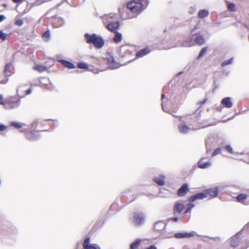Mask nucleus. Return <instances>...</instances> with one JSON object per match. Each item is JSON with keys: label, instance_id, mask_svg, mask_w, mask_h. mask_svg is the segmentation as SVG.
<instances>
[{"label": "nucleus", "instance_id": "nucleus-1", "mask_svg": "<svg viewBox=\"0 0 249 249\" xmlns=\"http://www.w3.org/2000/svg\"><path fill=\"white\" fill-rule=\"evenodd\" d=\"M149 4L148 0H131L127 6L128 9L136 17L145 9Z\"/></svg>", "mask_w": 249, "mask_h": 249}, {"label": "nucleus", "instance_id": "nucleus-2", "mask_svg": "<svg viewBox=\"0 0 249 249\" xmlns=\"http://www.w3.org/2000/svg\"><path fill=\"white\" fill-rule=\"evenodd\" d=\"M108 65V67L111 69H115L119 68L120 66V65L117 63L113 56H109L107 59L102 58L101 59H94V63L98 64L99 65H101L102 64H105L107 63Z\"/></svg>", "mask_w": 249, "mask_h": 249}, {"label": "nucleus", "instance_id": "nucleus-3", "mask_svg": "<svg viewBox=\"0 0 249 249\" xmlns=\"http://www.w3.org/2000/svg\"><path fill=\"white\" fill-rule=\"evenodd\" d=\"M215 124H208L206 125H202L201 126L195 127L192 124L187 125L184 122H182L178 125L179 131L183 134H186L192 130H196L200 128L205 127L208 126L214 125Z\"/></svg>", "mask_w": 249, "mask_h": 249}, {"label": "nucleus", "instance_id": "nucleus-4", "mask_svg": "<svg viewBox=\"0 0 249 249\" xmlns=\"http://www.w3.org/2000/svg\"><path fill=\"white\" fill-rule=\"evenodd\" d=\"M132 220L135 225H141L144 222V216L141 212H135L133 214Z\"/></svg>", "mask_w": 249, "mask_h": 249}, {"label": "nucleus", "instance_id": "nucleus-5", "mask_svg": "<svg viewBox=\"0 0 249 249\" xmlns=\"http://www.w3.org/2000/svg\"><path fill=\"white\" fill-rule=\"evenodd\" d=\"M20 100H14L13 99H8L5 101L4 108L6 109H14L18 108L20 105Z\"/></svg>", "mask_w": 249, "mask_h": 249}, {"label": "nucleus", "instance_id": "nucleus-6", "mask_svg": "<svg viewBox=\"0 0 249 249\" xmlns=\"http://www.w3.org/2000/svg\"><path fill=\"white\" fill-rule=\"evenodd\" d=\"M195 45V41L193 40L192 36L190 37L185 38L183 41L182 43L179 45H174L169 47H167L165 48V49H168L172 48L173 47H190Z\"/></svg>", "mask_w": 249, "mask_h": 249}, {"label": "nucleus", "instance_id": "nucleus-7", "mask_svg": "<svg viewBox=\"0 0 249 249\" xmlns=\"http://www.w3.org/2000/svg\"><path fill=\"white\" fill-rule=\"evenodd\" d=\"M218 192L219 189L218 187L211 188L204 191L206 198L209 197L210 198L216 197L218 195Z\"/></svg>", "mask_w": 249, "mask_h": 249}, {"label": "nucleus", "instance_id": "nucleus-8", "mask_svg": "<svg viewBox=\"0 0 249 249\" xmlns=\"http://www.w3.org/2000/svg\"><path fill=\"white\" fill-rule=\"evenodd\" d=\"M65 23V20L61 17H55L52 19V25L54 28H59Z\"/></svg>", "mask_w": 249, "mask_h": 249}, {"label": "nucleus", "instance_id": "nucleus-9", "mask_svg": "<svg viewBox=\"0 0 249 249\" xmlns=\"http://www.w3.org/2000/svg\"><path fill=\"white\" fill-rule=\"evenodd\" d=\"M192 36L195 41V44L196 43L197 45H202L204 43L205 39L199 33L194 34Z\"/></svg>", "mask_w": 249, "mask_h": 249}, {"label": "nucleus", "instance_id": "nucleus-10", "mask_svg": "<svg viewBox=\"0 0 249 249\" xmlns=\"http://www.w3.org/2000/svg\"><path fill=\"white\" fill-rule=\"evenodd\" d=\"M119 22L118 21H112L105 25L106 28L110 32H115L119 27Z\"/></svg>", "mask_w": 249, "mask_h": 249}, {"label": "nucleus", "instance_id": "nucleus-11", "mask_svg": "<svg viewBox=\"0 0 249 249\" xmlns=\"http://www.w3.org/2000/svg\"><path fill=\"white\" fill-rule=\"evenodd\" d=\"M103 22L104 25L112 22L116 18V15L113 13L106 15L103 17Z\"/></svg>", "mask_w": 249, "mask_h": 249}, {"label": "nucleus", "instance_id": "nucleus-12", "mask_svg": "<svg viewBox=\"0 0 249 249\" xmlns=\"http://www.w3.org/2000/svg\"><path fill=\"white\" fill-rule=\"evenodd\" d=\"M104 39L101 36L94 34V47L100 49L104 46Z\"/></svg>", "mask_w": 249, "mask_h": 249}, {"label": "nucleus", "instance_id": "nucleus-13", "mask_svg": "<svg viewBox=\"0 0 249 249\" xmlns=\"http://www.w3.org/2000/svg\"><path fill=\"white\" fill-rule=\"evenodd\" d=\"M206 198L204 191L203 192L197 193L189 197L188 200L191 202H194L196 200H202Z\"/></svg>", "mask_w": 249, "mask_h": 249}, {"label": "nucleus", "instance_id": "nucleus-14", "mask_svg": "<svg viewBox=\"0 0 249 249\" xmlns=\"http://www.w3.org/2000/svg\"><path fill=\"white\" fill-rule=\"evenodd\" d=\"M194 236V232H179L174 234V237L178 239L180 238H189Z\"/></svg>", "mask_w": 249, "mask_h": 249}, {"label": "nucleus", "instance_id": "nucleus-15", "mask_svg": "<svg viewBox=\"0 0 249 249\" xmlns=\"http://www.w3.org/2000/svg\"><path fill=\"white\" fill-rule=\"evenodd\" d=\"M184 209V205L181 202H177L175 203L174 212L175 213H181Z\"/></svg>", "mask_w": 249, "mask_h": 249}, {"label": "nucleus", "instance_id": "nucleus-16", "mask_svg": "<svg viewBox=\"0 0 249 249\" xmlns=\"http://www.w3.org/2000/svg\"><path fill=\"white\" fill-rule=\"evenodd\" d=\"M189 188L187 184H184L178 189V195L180 196H183L186 195L188 192Z\"/></svg>", "mask_w": 249, "mask_h": 249}, {"label": "nucleus", "instance_id": "nucleus-17", "mask_svg": "<svg viewBox=\"0 0 249 249\" xmlns=\"http://www.w3.org/2000/svg\"><path fill=\"white\" fill-rule=\"evenodd\" d=\"M150 52V50L149 48L146 47L138 52L136 54V56L137 58H141L148 54Z\"/></svg>", "mask_w": 249, "mask_h": 249}, {"label": "nucleus", "instance_id": "nucleus-18", "mask_svg": "<svg viewBox=\"0 0 249 249\" xmlns=\"http://www.w3.org/2000/svg\"><path fill=\"white\" fill-rule=\"evenodd\" d=\"M25 136L30 141H35L39 139L38 135L32 131L26 133Z\"/></svg>", "mask_w": 249, "mask_h": 249}, {"label": "nucleus", "instance_id": "nucleus-19", "mask_svg": "<svg viewBox=\"0 0 249 249\" xmlns=\"http://www.w3.org/2000/svg\"><path fill=\"white\" fill-rule=\"evenodd\" d=\"M204 159H201L198 162V166L201 169H205L210 167L212 163L209 161H204Z\"/></svg>", "mask_w": 249, "mask_h": 249}, {"label": "nucleus", "instance_id": "nucleus-20", "mask_svg": "<svg viewBox=\"0 0 249 249\" xmlns=\"http://www.w3.org/2000/svg\"><path fill=\"white\" fill-rule=\"evenodd\" d=\"M221 104L227 108H230L232 106V103L230 97H225L221 101Z\"/></svg>", "mask_w": 249, "mask_h": 249}, {"label": "nucleus", "instance_id": "nucleus-21", "mask_svg": "<svg viewBox=\"0 0 249 249\" xmlns=\"http://www.w3.org/2000/svg\"><path fill=\"white\" fill-rule=\"evenodd\" d=\"M166 227V224L162 221H158L155 224L154 229L158 231H162Z\"/></svg>", "mask_w": 249, "mask_h": 249}, {"label": "nucleus", "instance_id": "nucleus-22", "mask_svg": "<svg viewBox=\"0 0 249 249\" xmlns=\"http://www.w3.org/2000/svg\"><path fill=\"white\" fill-rule=\"evenodd\" d=\"M240 239L237 235H235L232 237L230 239V244L231 247L235 248L238 246L239 244Z\"/></svg>", "mask_w": 249, "mask_h": 249}, {"label": "nucleus", "instance_id": "nucleus-23", "mask_svg": "<svg viewBox=\"0 0 249 249\" xmlns=\"http://www.w3.org/2000/svg\"><path fill=\"white\" fill-rule=\"evenodd\" d=\"M153 180L156 183L160 186L163 185L165 183L164 177L161 175L155 177Z\"/></svg>", "mask_w": 249, "mask_h": 249}, {"label": "nucleus", "instance_id": "nucleus-24", "mask_svg": "<svg viewBox=\"0 0 249 249\" xmlns=\"http://www.w3.org/2000/svg\"><path fill=\"white\" fill-rule=\"evenodd\" d=\"M247 199V196L246 194H240L237 196L238 201L245 205L248 204V203L246 202Z\"/></svg>", "mask_w": 249, "mask_h": 249}, {"label": "nucleus", "instance_id": "nucleus-25", "mask_svg": "<svg viewBox=\"0 0 249 249\" xmlns=\"http://www.w3.org/2000/svg\"><path fill=\"white\" fill-rule=\"evenodd\" d=\"M58 62L69 69H73L75 68L74 65L68 61L61 59L59 60Z\"/></svg>", "mask_w": 249, "mask_h": 249}, {"label": "nucleus", "instance_id": "nucleus-26", "mask_svg": "<svg viewBox=\"0 0 249 249\" xmlns=\"http://www.w3.org/2000/svg\"><path fill=\"white\" fill-rule=\"evenodd\" d=\"M209 14V12L208 11L205 9H202L199 10L198 12V16L199 18H203L208 16Z\"/></svg>", "mask_w": 249, "mask_h": 249}, {"label": "nucleus", "instance_id": "nucleus-27", "mask_svg": "<svg viewBox=\"0 0 249 249\" xmlns=\"http://www.w3.org/2000/svg\"><path fill=\"white\" fill-rule=\"evenodd\" d=\"M114 33L115 34L113 39L115 42L118 43L121 41L122 35L121 33L116 31Z\"/></svg>", "mask_w": 249, "mask_h": 249}, {"label": "nucleus", "instance_id": "nucleus-28", "mask_svg": "<svg viewBox=\"0 0 249 249\" xmlns=\"http://www.w3.org/2000/svg\"><path fill=\"white\" fill-rule=\"evenodd\" d=\"M11 65L10 64H7L5 67L4 74L5 77H8L11 75V72L10 71Z\"/></svg>", "mask_w": 249, "mask_h": 249}, {"label": "nucleus", "instance_id": "nucleus-29", "mask_svg": "<svg viewBox=\"0 0 249 249\" xmlns=\"http://www.w3.org/2000/svg\"><path fill=\"white\" fill-rule=\"evenodd\" d=\"M142 240L137 239L134 242L130 245L131 249H136L139 245L141 244Z\"/></svg>", "mask_w": 249, "mask_h": 249}, {"label": "nucleus", "instance_id": "nucleus-30", "mask_svg": "<svg viewBox=\"0 0 249 249\" xmlns=\"http://www.w3.org/2000/svg\"><path fill=\"white\" fill-rule=\"evenodd\" d=\"M85 37L88 43H93V35H90L89 34H86Z\"/></svg>", "mask_w": 249, "mask_h": 249}, {"label": "nucleus", "instance_id": "nucleus-31", "mask_svg": "<svg viewBox=\"0 0 249 249\" xmlns=\"http://www.w3.org/2000/svg\"><path fill=\"white\" fill-rule=\"evenodd\" d=\"M11 125L14 126L16 128H22L23 126L26 125L25 124L19 123L16 122H12L11 123Z\"/></svg>", "mask_w": 249, "mask_h": 249}, {"label": "nucleus", "instance_id": "nucleus-32", "mask_svg": "<svg viewBox=\"0 0 249 249\" xmlns=\"http://www.w3.org/2000/svg\"><path fill=\"white\" fill-rule=\"evenodd\" d=\"M233 58H231L229 60H225V61H223L221 64V66L222 67H224L225 66L231 64L233 63Z\"/></svg>", "mask_w": 249, "mask_h": 249}, {"label": "nucleus", "instance_id": "nucleus-33", "mask_svg": "<svg viewBox=\"0 0 249 249\" xmlns=\"http://www.w3.org/2000/svg\"><path fill=\"white\" fill-rule=\"evenodd\" d=\"M207 51V49L206 47L203 48L201 51L200 52L198 56L197 59H199L200 57L203 56L204 55L206 54Z\"/></svg>", "mask_w": 249, "mask_h": 249}, {"label": "nucleus", "instance_id": "nucleus-34", "mask_svg": "<svg viewBox=\"0 0 249 249\" xmlns=\"http://www.w3.org/2000/svg\"><path fill=\"white\" fill-rule=\"evenodd\" d=\"M34 69L39 72L44 71L46 70V68L43 66H36L34 67Z\"/></svg>", "mask_w": 249, "mask_h": 249}, {"label": "nucleus", "instance_id": "nucleus-35", "mask_svg": "<svg viewBox=\"0 0 249 249\" xmlns=\"http://www.w3.org/2000/svg\"><path fill=\"white\" fill-rule=\"evenodd\" d=\"M43 38L46 41H48L50 37V32L49 30L46 31L42 36Z\"/></svg>", "mask_w": 249, "mask_h": 249}, {"label": "nucleus", "instance_id": "nucleus-36", "mask_svg": "<svg viewBox=\"0 0 249 249\" xmlns=\"http://www.w3.org/2000/svg\"><path fill=\"white\" fill-rule=\"evenodd\" d=\"M194 206L195 205L192 203L187 204L185 213H189Z\"/></svg>", "mask_w": 249, "mask_h": 249}, {"label": "nucleus", "instance_id": "nucleus-37", "mask_svg": "<svg viewBox=\"0 0 249 249\" xmlns=\"http://www.w3.org/2000/svg\"><path fill=\"white\" fill-rule=\"evenodd\" d=\"M15 23L17 26H21L23 24V20L22 19H18L17 17H16Z\"/></svg>", "mask_w": 249, "mask_h": 249}, {"label": "nucleus", "instance_id": "nucleus-38", "mask_svg": "<svg viewBox=\"0 0 249 249\" xmlns=\"http://www.w3.org/2000/svg\"><path fill=\"white\" fill-rule=\"evenodd\" d=\"M77 67L79 69H86L88 68V65L84 63H78V65H77Z\"/></svg>", "mask_w": 249, "mask_h": 249}, {"label": "nucleus", "instance_id": "nucleus-39", "mask_svg": "<svg viewBox=\"0 0 249 249\" xmlns=\"http://www.w3.org/2000/svg\"><path fill=\"white\" fill-rule=\"evenodd\" d=\"M228 9L232 12H235L236 11L235 8V5L233 3H230L228 6Z\"/></svg>", "mask_w": 249, "mask_h": 249}, {"label": "nucleus", "instance_id": "nucleus-40", "mask_svg": "<svg viewBox=\"0 0 249 249\" xmlns=\"http://www.w3.org/2000/svg\"><path fill=\"white\" fill-rule=\"evenodd\" d=\"M201 111V110H200V108L199 107L197 110H196L195 114L193 115V116H195V115L196 116V119H195L196 121H197L199 120V117L200 116Z\"/></svg>", "mask_w": 249, "mask_h": 249}, {"label": "nucleus", "instance_id": "nucleus-41", "mask_svg": "<svg viewBox=\"0 0 249 249\" xmlns=\"http://www.w3.org/2000/svg\"><path fill=\"white\" fill-rule=\"evenodd\" d=\"M7 35L0 30V38L2 40H5L7 38Z\"/></svg>", "mask_w": 249, "mask_h": 249}, {"label": "nucleus", "instance_id": "nucleus-42", "mask_svg": "<svg viewBox=\"0 0 249 249\" xmlns=\"http://www.w3.org/2000/svg\"><path fill=\"white\" fill-rule=\"evenodd\" d=\"M221 150L220 148H218L214 150V151L213 152L212 157H213L220 153Z\"/></svg>", "mask_w": 249, "mask_h": 249}, {"label": "nucleus", "instance_id": "nucleus-43", "mask_svg": "<svg viewBox=\"0 0 249 249\" xmlns=\"http://www.w3.org/2000/svg\"><path fill=\"white\" fill-rule=\"evenodd\" d=\"M225 150L230 153H233L232 148L230 145H227L225 147Z\"/></svg>", "mask_w": 249, "mask_h": 249}, {"label": "nucleus", "instance_id": "nucleus-44", "mask_svg": "<svg viewBox=\"0 0 249 249\" xmlns=\"http://www.w3.org/2000/svg\"><path fill=\"white\" fill-rule=\"evenodd\" d=\"M5 101H3V96L1 94H0V105H2L4 107Z\"/></svg>", "mask_w": 249, "mask_h": 249}, {"label": "nucleus", "instance_id": "nucleus-45", "mask_svg": "<svg viewBox=\"0 0 249 249\" xmlns=\"http://www.w3.org/2000/svg\"><path fill=\"white\" fill-rule=\"evenodd\" d=\"M7 128V126L4 124H0V131H3Z\"/></svg>", "mask_w": 249, "mask_h": 249}, {"label": "nucleus", "instance_id": "nucleus-46", "mask_svg": "<svg viewBox=\"0 0 249 249\" xmlns=\"http://www.w3.org/2000/svg\"><path fill=\"white\" fill-rule=\"evenodd\" d=\"M168 221L177 222L178 221V218L176 217H171V218H169Z\"/></svg>", "mask_w": 249, "mask_h": 249}, {"label": "nucleus", "instance_id": "nucleus-47", "mask_svg": "<svg viewBox=\"0 0 249 249\" xmlns=\"http://www.w3.org/2000/svg\"><path fill=\"white\" fill-rule=\"evenodd\" d=\"M6 77L5 79L2 80L0 81V83L1 84H5L8 82V79L7 78L8 77Z\"/></svg>", "mask_w": 249, "mask_h": 249}, {"label": "nucleus", "instance_id": "nucleus-48", "mask_svg": "<svg viewBox=\"0 0 249 249\" xmlns=\"http://www.w3.org/2000/svg\"><path fill=\"white\" fill-rule=\"evenodd\" d=\"M6 19V17L3 15H0V22Z\"/></svg>", "mask_w": 249, "mask_h": 249}, {"label": "nucleus", "instance_id": "nucleus-49", "mask_svg": "<svg viewBox=\"0 0 249 249\" xmlns=\"http://www.w3.org/2000/svg\"><path fill=\"white\" fill-rule=\"evenodd\" d=\"M196 11V9L194 7H192L191 8V10H190L189 12L191 13V14H193L194 13H195Z\"/></svg>", "mask_w": 249, "mask_h": 249}, {"label": "nucleus", "instance_id": "nucleus-50", "mask_svg": "<svg viewBox=\"0 0 249 249\" xmlns=\"http://www.w3.org/2000/svg\"><path fill=\"white\" fill-rule=\"evenodd\" d=\"M32 91V89H29L26 90V94H30V93H31Z\"/></svg>", "mask_w": 249, "mask_h": 249}, {"label": "nucleus", "instance_id": "nucleus-51", "mask_svg": "<svg viewBox=\"0 0 249 249\" xmlns=\"http://www.w3.org/2000/svg\"><path fill=\"white\" fill-rule=\"evenodd\" d=\"M146 249H157V248L155 246L151 245L149 248H147Z\"/></svg>", "mask_w": 249, "mask_h": 249}, {"label": "nucleus", "instance_id": "nucleus-52", "mask_svg": "<svg viewBox=\"0 0 249 249\" xmlns=\"http://www.w3.org/2000/svg\"><path fill=\"white\" fill-rule=\"evenodd\" d=\"M206 148H207V153H209V152H211V149H209L208 148V144L207 142H206Z\"/></svg>", "mask_w": 249, "mask_h": 249}, {"label": "nucleus", "instance_id": "nucleus-53", "mask_svg": "<svg viewBox=\"0 0 249 249\" xmlns=\"http://www.w3.org/2000/svg\"><path fill=\"white\" fill-rule=\"evenodd\" d=\"M94 249H101V248L99 245L94 244Z\"/></svg>", "mask_w": 249, "mask_h": 249}, {"label": "nucleus", "instance_id": "nucleus-54", "mask_svg": "<svg viewBox=\"0 0 249 249\" xmlns=\"http://www.w3.org/2000/svg\"><path fill=\"white\" fill-rule=\"evenodd\" d=\"M23 87L22 86H20L17 89V93L18 94H19V89L20 88H22Z\"/></svg>", "mask_w": 249, "mask_h": 249}, {"label": "nucleus", "instance_id": "nucleus-55", "mask_svg": "<svg viewBox=\"0 0 249 249\" xmlns=\"http://www.w3.org/2000/svg\"><path fill=\"white\" fill-rule=\"evenodd\" d=\"M22 0H13V1L15 2V3H18L19 2H20V1H21Z\"/></svg>", "mask_w": 249, "mask_h": 249}, {"label": "nucleus", "instance_id": "nucleus-56", "mask_svg": "<svg viewBox=\"0 0 249 249\" xmlns=\"http://www.w3.org/2000/svg\"><path fill=\"white\" fill-rule=\"evenodd\" d=\"M206 101V99H205L203 100V101L202 102H201L200 103L201 104H204L205 103Z\"/></svg>", "mask_w": 249, "mask_h": 249}, {"label": "nucleus", "instance_id": "nucleus-57", "mask_svg": "<svg viewBox=\"0 0 249 249\" xmlns=\"http://www.w3.org/2000/svg\"><path fill=\"white\" fill-rule=\"evenodd\" d=\"M26 129H22L20 131L21 132H25Z\"/></svg>", "mask_w": 249, "mask_h": 249}, {"label": "nucleus", "instance_id": "nucleus-58", "mask_svg": "<svg viewBox=\"0 0 249 249\" xmlns=\"http://www.w3.org/2000/svg\"><path fill=\"white\" fill-rule=\"evenodd\" d=\"M35 125H36V122H34L32 124V126H34Z\"/></svg>", "mask_w": 249, "mask_h": 249}, {"label": "nucleus", "instance_id": "nucleus-59", "mask_svg": "<svg viewBox=\"0 0 249 249\" xmlns=\"http://www.w3.org/2000/svg\"><path fill=\"white\" fill-rule=\"evenodd\" d=\"M106 69V67L103 68L100 71H103L105 70Z\"/></svg>", "mask_w": 249, "mask_h": 249}, {"label": "nucleus", "instance_id": "nucleus-60", "mask_svg": "<svg viewBox=\"0 0 249 249\" xmlns=\"http://www.w3.org/2000/svg\"><path fill=\"white\" fill-rule=\"evenodd\" d=\"M162 109L163 110L165 111V112H166L167 111L164 108V107L163 106H162Z\"/></svg>", "mask_w": 249, "mask_h": 249}, {"label": "nucleus", "instance_id": "nucleus-61", "mask_svg": "<svg viewBox=\"0 0 249 249\" xmlns=\"http://www.w3.org/2000/svg\"><path fill=\"white\" fill-rule=\"evenodd\" d=\"M165 97V95L164 94H162V98H164Z\"/></svg>", "mask_w": 249, "mask_h": 249}, {"label": "nucleus", "instance_id": "nucleus-62", "mask_svg": "<svg viewBox=\"0 0 249 249\" xmlns=\"http://www.w3.org/2000/svg\"><path fill=\"white\" fill-rule=\"evenodd\" d=\"M245 161H246V162H248V163H249V160H245Z\"/></svg>", "mask_w": 249, "mask_h": 249}, {"label": "nucleus", "instance_id": "nucleus-63", "mask_svg": "<svg viewBox=\"0 0 249 249\" xmlns=\"http://www.w3.org/2000/svg\"><path fill=\"white\" fill-rule=\"evenodd\" d=\"M43 2H44V1H42V2H40V4H42V3H43Z\"/></svg>", "mask_w": 249, "mask_h": 249}]
</instances>
